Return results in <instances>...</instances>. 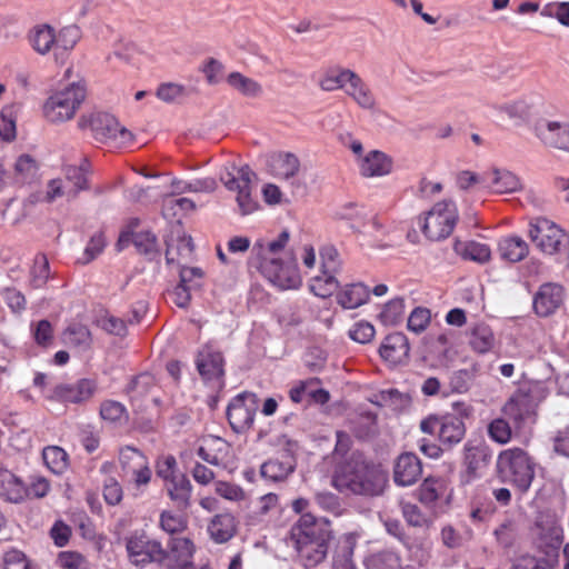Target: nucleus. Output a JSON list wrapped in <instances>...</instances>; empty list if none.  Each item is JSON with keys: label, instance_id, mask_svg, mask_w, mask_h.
Instances as JSON below:
<instances>
[{"label": "nucleus", "instance_id": "f257e3e1", "mask_svg": "<svg viewBox=\"0 0 569 569\" xmlns=\"http://www.w3.org/2000/svg\"><path fill=\"white\" fill-rule=\"evenodd\" d=\"M291 540L305 567H315L322 562L328 552V542L332 530L325 519H317L310 513L301 516L291 528Z\"/></svg>", "mask_w": 569, "mask_h": 569}, {"label": "nucleus", "instance_id": "f03ea898", "mask_svg": "<svg viewBox=\"0 0 569 569\" xmlns=\"http://www.w3.org/2000/svg\"><path fill=\"white\" fill-rule=\"evenodd\" d=\"M332 485L342 492L378 496L383 490L385 477L365 461L352 457L337 467L332 477Z\"/></svg>", "mask_w": 569, "mask_h": 569}, {"label": "nucleus", "instance_id": "7ed1b4c3", "mask_svg": "<svg viewBox=\"0 0 569 569\" xmlns=\"http://www.w3.org/2000/svg\"><path fill=\"white\" fill-rule=\"evenodd\" d=\"M498 479L512 486L521 495L528 492L536 475V462L519 447L502 450L497 458Z\"/></svg>", "mask_w": 569, "mask_h": 569}, {"label": "nucleus", "instance_id": "20e7f679", "mask_svg": "<svg viewBox=\"0 0 569 569\" xmlns=\"http://www.w3.org/2000/svg\"><path fill=\"white\" fill-rule=\"evenodd\" d=\"M78 127L82 131H89L97 142L110 148H123L133 141V134L107 112L94 111L82 114Z\"/></svg>", "mask_w": 569, "mask_h": 569}, {"label": "nucleus", "instance_id": "39448f33", "mask_svg": "<svg viewBox=\"0 0 569 569\" xmlns=\"http://www.w3.org/2000/svg\"><path fill=\"white\" fill-rule=\"evenodd\" d=\"M86 99L83 83L73 82L52 93L43 104V114L52 123H60L73 118Z\"/></svg>", "mask_w": 569, "mask_h": 569}, {"label": "nucleus", "instance_id": "423d86ee", "mask_svg": "<svg viewBox=\"0 0 569 569\" xmlns=\"http://www.w3.org/2000/svg\"><path fill=\"white\" fill-rule=\"evenodd\" d=\"M457 220L455 202L446 200L436 203L425 216H419L417 224L429 240L438 241L451 234Z\"/></svg>", "mask_w": 569, "mask_h": 569}, {"label": "nucleus", "instance_id": "0eeeda50", "mask_svg": "<svg viewBox=\"0 0 569 569\" xmlns=\"http://www.w3.org/2000/svg\"><path fill=\"white\" fill-rule=\"evenodd\" d=\"M254 172L249 166L226 168L220 180L230 191L237 192V203L241 214H250L258 208V201L252 197V178Z\"/></svg>", "mask_w": 569, "mask_h": 569}, {"label": "nucleus", "instance_id": "6e6552de", "mask_svg": "<svg viewBox=\"0 0 569 569\" xmlns=\"http://www.w3.org/2000/svg\"><path fill=\"white\" fill-rule=\"evenodd\" d=\"M423 433L437 435L445 449H451L462 441L466 436V425L462 417L457 415L428 416L420 422Z\"/></svg>", "mask_w": 569, "mask_h": 569}, {"label": "nucleus", "instance_id": "1a4fd4ad", "mask_svg": "<svg viewBox=\"0 0 569 569\" xmlns=\"http://www.w3.org/2000/svg\"><path fill=\"white\" fill-rule=\"evenodd\" d=\"M533 546L546 557L555 558L563 542V528L559 519L551 513L537 517L532 528Z\"/></svg>", "mask_w": 569, "mask_h": 569}, {"label": "nucleus", "instance_id": "9d476101", "mask_svg": "<svg viewBox=\"0 0 569 569\" xmlns=\"http://www.w3.org/2000/svg\"><path fill=\"white\" fill-rule=\"evenodd\" d=\"M259 269L270 283L281 290L297 289L301 284V277L293 256L287 260L263 258Z\"/></svg>", "mask_w": 569, "mask_h": 569}, {"label": "nucleus", "instance_id": "9b49d317", "mask_svg": "<svg viewBox=\"0 0 569 569\" xmlns=\"http://www.w3.org/2000/svg\"><path fill=\"white\" fill-rule=\"evenodd\" d=\"M529 238L541 252L550 256L569 243L565 230L547 218H537L530 222Z\"/></svg>", "mask_w": 569, "mask_h": 569}, {"label": "nucleus", "instance_id": "f8f14e48", "mask_svg": "<svg viewBox=\"0 0 569 569\" xmlns=\"http://www.w3.org/2000/svg\"><path fill=\"white\" fill-rule=\"evenodd\" d=\"M258 409V400L254 393L242 392L233 397L227 407V419L232 430L237 433L250 429Z\"/></svg>", "mask_w": 569, "mask_h": 569}, {"label": "nucleus", "instance_id": "ddd939ff", "mask_svg": "<svg viewBox=\"0 0 569 569\" xmlns=\"http://www.w3.org/2000/svg\"><path fill=\"white\" fill-rule=\"evenodd\" d=\"M194 545L190 539L171 537L167 550L161 547L158 565L162 569H194Z\"/></svg>", "mask_w": 569, "mask_h": 569}, {"label": "nucleus", "instance_id": "4468645a", "mask_svg": "<svg viewBox=\"0 0 569 569\" xmlns=\"http://www.w3.org/2000/svg\"><path fill=\"white\" fill-rule=\"evenodd\" d=\"M161 542L150 539L144 532H133L126 540V548L130 561L136 566H146L159 562L161 557Z\"/></svg>", "mask_w": 569, "mask_h": 569}, {"label": "nucleus", "instance_id": "2eb2a0df", "mask_svg": "<svg viewBox=\"0 0 569 569\" xmlns=\"http://www.w3.org/2000/svg\"><path fill=\"white\" fill-rule=\"evenodd\" d=\"M97 391V382L82 378L72 383H59L47 395L50 400L63 403H82L88 401Z\"/></svg>", "mask_w": 569, "mask_h": 569}, {"label": "nucleus", "instance_id": "dca6fc26", "mask_svg": "<svg viewBox=\"0 0 569 569\" xmlns=\"http://www.w3.org/2000/svg\"><path fill=\"white\" fill-rule=\"evenodd\" d=\"M491 450L481 439H469L463 446V463L466 467V481L470 482L481 476V471L489 465Z\"/></svg>", "mask_w": 569, "mask_h": 569}, {"label": "nucleus", "instance_id": "f3484780", "mask_svg": "<svg viewBox=\"0 0 569 569\" xmlns=\"http://www.w3.org/2000/svg\"><path fill=\"white\" fill-rule=\"evenodd\" d=\"M536 137L547 147L569 152V120H543L535 126Z\"/></svg>", "mask_w": 569, "mask_h": 569}, {"label": "nucleus", "instance_id": "a211bd4d", "mask_svg": "<svg viewBox=\"0 0 569 569\" xmlns=\"http://www.w3.org/2000/svg\"><path fill=\"white\" fill-rule=\"evenodd\" d=\"M536 407L533 397L529 392L518 390L503 405L502 413L512 421L516 429H520L526 422L532 421Z\"/></svg>", "mask_w": 569, "mask_h": 569}, {"label": "nucleus", "instance_id": "6ab92c4d", "mask_svg": "<svg viewBox=\"0 0 569 569\" xmlns=\"http://www.w3.org/2000/svg\"><path fill=\"white\" fill-rule=\"evenodd\" d=\"M198 372L206 381H219L224 375L222 353L212 345L203 346L197 356Z\"/></svg>", "mask_w": 569, "mask_h": 569}, {"label": "nucleus", "instance_id": "aec40b11", "mask_svg": "<svg viewBox=\"0 0 569 569\" xmlns=\"http://www.w3.org/2000/svg\"><path fill=\"white\" fill-rule=\"evenodd\" d=\"M563 288L560 284L547 282L539 287L533 296L532 308L538 317H549L563 302Z\"/></svg>", "mask_w": 569, "mask_h": 569}, {"label": "nucleus", "instance_id": "412c9836", "mask_svg": "<svg viewBox=\"0 0 569 569\" xmlns=\"http://www.w3.org/2000/svg\"><path fill=\"white\" fill-rule=\"evenodd\" d=\"M296 459L295 456L286 450L278 457L264 461L260 467V476L267 482H282L295 471Z\"/></svg>", "mask_w": 569, "mask_h": 569}, {"label": "nucleus", "instance_id": "4be33fe9", "mask_svg": "<svg viewBox=\"0 0 569 569\" xmlns=\"http://www.w3.org/2000/svg\"><path fill=\"white\" fill-rule=\"evenodd\" d=\"M422 475L420 459L412 452L401 453L393 466V481L399 487H409L416 483Z\"/></svg>", "mask_w": 569, "mask_h": 569}, {"label": "nucleus", "instance_id": "5701e85b", "mask_svg": "<svg viewBox=\"0 0 569 569\" xmlns=\"http://www.w3.org/2000/svg\"><path fill=\"white\" fill-rule=\"evenodd\" d=\"M266 167L270 174L278 179L295 177L300 168V161L291 152H272L266 156Z\"/></svg>", "mask_w": 569, "mask_h": 569}, {"label": "nucleus", "instance_id": "b1692460", "mask_svg": "<svg viewBox=\"0 0 569 569\" xmlns=\"http://www.w3.org/2000/svg\"><path fill=\"white\" fill-rule=\"evenodd\" d=\"M410 346L408 338L402 332L388 335L379 348L380 356L393 365L408 358Z\"/></svg>", "mask_w": 569, "mask_h": 569}, {"label": "nucleus", "instance_id": "393cba45", "mask_svg": "<svg viewBox=\"0 0 569 569\" xmlns=\"http://www.w3.org/2000/svg\"><path fill=\"white\" fill-rule=\"evenodd\" d=\"M357 546V536L348 532L339 537L332 556V569H357L353 561V551Z\"/></svg>", "mask_w": 569, "mask_h": 569}, {"label": "nucleus", "instance_id": "a878e982", "mask_svg": "<svg viewBox=\"0 0 569 569\" xmlns=\"http://www.w3.org/2000/svg\"><path fill=\"white\" fill-rule=\"evenodd\" d=\"M91 164L88 158L83 157L78 166H64L63 172L67 181L72 186L67 190L68 198H74L80 191L89 189L88 174L90 173Z\"/></svg>", "mask_w": 569, "mask_h": 569}, {"label": "nucleus", "instance_id": "bb28decb", "mask_svg": "<svg viewBox=\"0 0 569 569\" xmlns=\"http://www.w3.org/2000/svg\"><path fill=\"white\" fill-rule=\"evenodd\" d=\"M0 498L11 503H20L27 498V485L13 472L0 470Z\"/></svg>", "mask_w": 569, "mask_h": 569}, {"label": "nucleus", "instance_id": "cd10ccee", "mask_svg": "<svg viewBox=\"0 0 569 569\" xmlns=\"http://www.w3.org/2000/svg\"><path fill=\"white\" fill-rule=\"evenodd\" d=\"M370 289L362 282H352L337 291V303L343 309H356L368 302Z\"/></svg>", "mask_w": 569, "mask_h": 569}, {"label": "nucleus", "instance_id": "c85d7f7f", "mask_svg": "<svg viewBox=\"0 0 569 569\" xmlns=\"http://www.w3.org/2000/svg\"><path fill=\"white\" fill-rule=\"evenodd\" d=\"M164 487L171 501L179 509L184 510L190 506L192 485L184 473H180L164 482Z\"/></svg>", "mask_w": 569, "mask_h": 569}, {"label": "nucleus", "instance_id": "c756f323", "mask_svg": "<svg viewBox=\"0 0 569 569\" xmlns=\"http://www.w3.org/2000/svg\"><path fill=\"white\" fill-rule=\"evenodd\" d=\"M336 217L349 223L350 228L358 232H367L369 210L361 204L349 202L341 206Z\"/></svg>", "mask_w": 569, "mask_h": 569}, {"label": "nucleus", "instance_id": "7c9ffc66", "mask_svg": "<svg viewBox=\"0 0 569 569\" xmlns=\"http://www.w3.org/2000/svg\"><path fill=\"white\" fill-rule=\"evenodd\" d=\"M349 77V84L346 88V93L355 100V102L363 109H373L376 99L367 86V83L353 71V73H346Z\"/></svg>", "mask_w": 569, "mask_h": 569}, {"label": "nucleus", "instance_id": "2f4dec72", "mask_svg": "<svg viewBox=\"0 0 569 569\" xmlns=\"http://www.w3.org/2000/svg\"><path fill=\"white\" fill-rule=\"evenodd\" d=\"M447 483L441 478H427L419 487L418 498L419 501L435 510L438 501L447 493Z\"/></svg>", "mask_w": 569, "mask_h": 569}, {"label": "nucleus", "instance_id": "473e14b6", "mask_svg": "<svg viewBox=\"0 0 569 569\" xmlns=\"http://www.w3.org/2000/svg\"><path fill=\"white\" fill-rule=\"evenodd\" d=\"M28 40L32 49L41 56L49 53L53 48L56 49L54 29L46 23L34 26L29 31Z\"/></svg>", "mask_w": 569, "mask_h": 569}, {"label": "nucleus", "instance_id": "72a5a7b5", "mask_svg": "<svg viewBox=\"0 0 569 569\" xmlns=\"http://www.w3.org/2000/svg\"><path fill=\"white\" fill-rule=\"evenodd\" d=\"M500 258L509 262H519L529 253L527 242L518 236H508L498 242Z\"/></svg>", "mask_w": 569, "mask_h": 569}, {"label": "nucleus", "instance_id": "f704fd0d", "mask_svg": "<svg viewBox=\"0 0 569 569\" xmlns=\"http://www.w3.org/2000/svg\"><path fill=\"white\" fill-rule=\"evenodd\" d=\"M391 159L381 151H371L360 161V171L365 177H379L391 171Z\"/></svg>", "mask_w": 569, "mask_h": 569}, {"label": "nucleus", "instance_id": "c9c22d12", "mask_svg": "<svg viewBox=\"0 0 569 569\" xmlns=\"http://www.w3.org/2000/svg\"><path fill=\"white\" fill-rule=\"evenodd\" d=\"M490 179V187L497 193H511L521 188L519 178L509 170L495 168L486 173V181Z\"/></svg>", "mask_w": 569, "mask_h": 569}, {"label": "nucleus", "instance_id": "e433bc0d", "mask_svg": "<svg viewBox=\"0 0 569 569\" xmlns=\"http://www.w3.org/2000/svg\"><path fill=\"white\" fill-rule=\"evenodd\" d=\"M492 108L498 113H505L516 123H523L530 119L532 106L526 98H519L505 103H495Z\"/></svg>", "mask_w": 569, "mask_h": 569}, {"label": "nucleus", "instance_id": "4c0bfd02", "mask_svg": "<svg viewBox=\"0 0 569 569\" xmlns=\"http://www.w3.org/2000/svg\"><path fill=\"white\" fill-rule=\"evenodd\" d=\"M453 249L465 260L478 263H486L491 257L489 246L477 241H456Z\"/></svg>", "mask_w": 569, "mask_h": 569}, {"label": "nucleus", "instance_id": "58836bf2", "mask_svg": "<svg viewBox=\"0 0 569 569\" xmlns=\"http://www.w3.org/2000/svg\"><path fill=\"white\" fill-rule=\"evenodd\" d=\"M210 537L219 543L231 539L236 531L234 518L230 513H220L213 517L208 526Z\"/></svg>", "mask_w": 569, "mask_h": 569}, {"label": "nucleus", "instance_id": "ea45409f", "mask_svg": "<svg viewBox=\"0 0 569 569\" xmlns=\"http://www.w3.org/2000/svg\"><path fill=\"white\" fill-rule=\"evenodd\" d=\"M495 336L491 328L483 323H477L469 335V345L478 353H487L495 346Z\"/></svg>", "mask_w": 569, "mask_h": 569}, {"label": "nucleus", "instance_id": "a19ab883", "mask_svg": "<svg viewBox=\"0 0 569 569\" xmlns=\"http://www.w3.org/2000/svg\"><path fill=\"white\" fill-rule=\"evenodd\" d=\"M63 342L80 350L91 347L92 337L87 326L81 323L69 325L62 333Z\"/></svg>", "mask_w": 569, "mask_h": 569}, {"label": "nucleus", "instance_id": "79ce46f5", "mask_svg": "<svg viewBox=\"0 0 569 569\" xmlns=\"http://www.w3.org/2000/svg\"><path fill=\"white\" fill-rule=\"evenodd\" d=\"M228 84L244 97L258 98L262 94V86L249 77L240 72H231L227 77Z\"/></svg>", "mask_w": 569, "mask_h": 569}, {"label": "nucleus", "instance_id": "37998d69", "mask_svg": "<svg viewBox=\"0 0 569 569\" xmlns=\"http://www.w3.org/2000/svg\"><path fill=\"white\" fill-rule=\"evenodd\" d=\"M335 273L320 271V274L310 279L311 292L320 298H328L339 289V281Z\"/></svg>", "mask_w": 569, "mask_h": 569}, {"label": "nucleus", "instance_id": "c03bdc74", "mask_svg": "<svg viewBox=\"0 0 569 569\" xmlns=\"http://www.w3.org/2000/svg\"><path fill=\"white\" fill-rule=\"evenodd\" d=\"M44 465L56 475L63 473L69 463L68 453L58 446H48L42 450Z\"/></svg>", "mask_w": 569, "mask_h": 569}, {"label": "nucleus", "instance_id": "a18cd8bd", "mask_svg": "<svg viewBox=\"0 0 569 569\" xmlns=\"http://www.w3.org/2000/svg\"><path fill=\"white\" fill-rule=\"evenodd\" d=\"M173 193L183 192H213L217 188V182L213 178L194 179L192 181H183L173 179L171 182Z\"/></svg>", "mask_w": 569, "mask_h": 569}, {"label": "nucleus", "instance_id": "49530a36", "mask_svg": "<svg viewBox=\"0 0 569 569\" xmlns=\"http://www.w3.org/2000/svg\"><path fill=\"white\" fill-rule=\"evenodd\" d=\"M320 271L338 274L342 270L340 253L333 244L327 243L319 249Z\"/></svg>", "mask_w": 569, "mask_h": 569}, {"label": "nucleus", "instance_id": "de8ad7c7", "mask_svg": "<svg viewBox=\"0 0 569 569\" xmlns=\"http://www.w3.org/2000/svg\"><path fill=\"white\" fill-rule=\"evenodd\" d=\"M367 569H399L400 556L392 550L376 552L365 560Z\"/></svg>", "mask_w": 569, "mask_h": 569}, {"label": "nucleus", "instance_id": "09e8293b", "mask_svg": "<svg viewBox=\"0 0 569 569\" xmlns=\"http://www.w3.org/2000/svg\"><path fill=\"white\" fill-rule=\"evenodd\" d=\"M346 73H353L350 69H329L320 80L319 84L325 91H335L338 89H345L349 84V77Z\"/></svg>", "mask_w": 569, "mask_h": 569}, {"label": "nucleus", "instance_id": "8fccbe9b", "mask_svg": "<svg viewBox=\"0 0 569 569\" xmlns=\"http://www.w3.org/2000/svg\"><path fill=\"white\" fill-rule=\"evenodd\" d=\"M405 313V300L393 298L389 300L379 313V319L385 326H397L401 322Z\"/></svg>", "mask_w": 569, "mask_h": 569}, {"label": "nucleus", "instance_id": "3c124183", "mask_svg": "<svg viewBox=\"0 0 569 569\" xmlns=\"http://www.w3.org/2000/svg\"><path fill=\"white\" fill-rule=\"evenodd\" d=\"M16 179L20 183H30L38 173L36 160L28 156H20L14 163Z\"/></svg>", "mask_w": 569, "mask_h": 569}, {"label": "nucleus", "instance_id": "603ef678", "mask_svg": "<svg viewBox=\"0 0 569 569\" xmlns=\"http://www.w3.org/2000/svg\"><path fill=\"white\" fill-rule=\"evenodd\" d=\"M489 438L499 443L506 445L512 438V429L509 421L505 418L493 419L487 428Z\"/></svg>", "mask_w": 569, "mask_h": 569}, {"label": "nucleus", "instance_id": "864d4df0", "mask_svg": "<svg viewBox=\"0 0 569 569\" xmlns=\"http://www.w3.org/2000/svg\"><path fill=\"white\" fill-rule=\"evenodd\" d=\"M431 321V312L426 307H416L408 317L407 328L417 335L423 332Z\"/></svg>", "mask_w": 569, "mask_h": 569}, {"label": "nucleus", "instance_id": "5fc2aeb1", "mask_svg": "<svg viewBox=\"0 0 569 569\" xmlns=\"http://www.w3.org/2000/svg\"><path fill=\"white\" fill-rule=\"evenodd\" d=\"M495 536L499 546L503 549H510L517 542L518 527L513 521L507 520L495 530Z\"/></svg>", "mask_w": 569, "mask_h": 569}, {"label": "nucleus", "instance_id": "6e6d98bb", "mask_svg": "<svg viewBox=\"0 0 569 569\" xmlns=\"http://www.w3.org/2000/svg\"><path fill=\"white\" fill-rule=\"evenodd\" d=\"M16 117L12 106H6L0 112V137L4 141H12L16 139Z\"/></svg>", "mask_w": 569, "mask_h": 569}, {"label": "nucleus", "instance_id": "4d7b16f0", "mask_svg": "<svg viewBox=\"0 0 569 569\" xmlns=\"http://www.w3.org/2000/svg\"><path fill=\"white\" fill-rule=\"evenodd\" d=\"M540 14L557 19L560 24L569 27V2H549L542 7Z\"/></svg>", "mask_w": 569, "mask_h": 569}, {"label": "nucleus", "instance_id": "13d9d810", "mask_svg": "<svg viewBox=\"0 0 569 569\" xmlns=\"http://www.w3.org/2000/svg\"><path fill=\"white\" fill-rule=\"evenodd\" d=\"M80 39V29L77 26H68L62 28L56 34V50L69 51Z\"/></svg>", "mask_w": 569, "mask_h": 569}, {"label": "nucleus", "instance_id": "bf43d9fd", "mask_svg": "<svg viewBox=\"0 0 569 569\" xmlns=\"http://www.w3.org/2000/svg\"><path fill=\"white\" fill-rule=\"evenodd\" d=\"M97 325L109 335L123 337L127 333V322L123 319L110 313L100 316L97 319Z\"/></svg>", "mask_w": 569, "mask_h": 569}, {"label": "nucleus", "instance_id": "052dcab7", "mask_svg": "<svg viewBox=\"0 0 569 569\" xmlns=\"http://www.w3.org/2000/svg\"><path fill=\"white\" fill-rule=\"evenodd\" d=\"M154 387V378L150 373L137 376L128 387V392L132 399L143 397Z\"/></svg>", "mask_w": 569, "mask_h": 569}, {"label": "nucleus", "instance_id": "680f3d73", "mask_svg": "<svg viewBox=\"0 0 569 569\" xmlns=\"http://www.w3.org/2000/svg\"><path fill=\"white\" fill-rule=\"evenodd\" d=\"M156 472L164 482L181 473L177 469V460L172 455L160 457L157 460Z\"/></svg>", "mask_w": 569, "mask_h": 569}, {"label": "nucleus", "instance_id": "e2e57ef3", "mask_svg": "<svg viewBox=\"0 0 569 569\" xmlns=\"http://www.w3.org/2000/svg\"><path fill=\"white\" fill-rule=\"evenodd\" d=\"M160 527L163 531L174 535L186 529L187 521L182 516L173 515L171 511H162L160 515Z\"/></svg>", "mask_w": 569, "mask_h": 569}, {"label": "nucleus", "instance_id": "0e129e2a", "mask_svg": "<svg viewBox=\"0 0 569 569\" xmlns=\"http://www.w3.org/2000/svg\"><path fill=\"white\" fill-rule=\"evenodd\" d=\"M102 495L107 505L117 506L123 498L122 487L117 479L109 477L103 482Z\"/></svg>", "mask_w": 569, "mask_h": 569}, {"label": "nucleus", "instance_id": "69168bd1", "mask_svg": "<svg viewBox=\"0 0 569 569\" xmlns=\"http://www.w3.org/2000/svg\"><path fill=\"white\" fill-rule=\"evenodd\" d=\"M49 262L43 254L37 256L32 268L31 283L34 288H41L49 279Z\"/></svg>", "mask_w": 569, "mask_h": 569}, {"label": "nucleus", "instance_id": "338daca9", "mask_svg": "<svg viewBox=\"0 0 569 569\" xmlns=\"http://www.w3.org/2000/svg\"><path fill=\"white\" fill-rule=\"evenodd\" d=\"M375 327L367 321H359L349 330L350 339L362 345L370 342L375 337Z\"/></svg>", "mask_w": 569, "mask_h": 569}, {"label": "nucleus", "instance_id": "774afa93", "mask_svg": "<svg viewBox=\"0 0 569 569\" xmlns=\"http://www.w3.org/2000/svg\"><path fill=\"white\" fill-rule=\"evenodd\" d=\"M6 569H33L26 555L17 549L8 550L3 556Z\"/></svg>", "mask_w": 569, "mask_h": 569}]
</instances>
